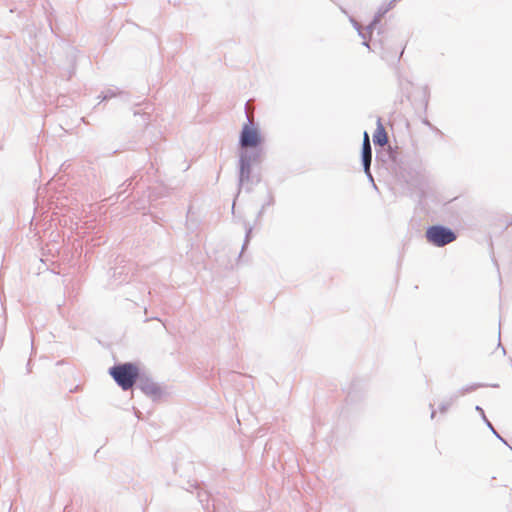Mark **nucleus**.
<instances>
[{"instance_id":"7ed1b4c3","label":"nucleus","mask_w":512,"mask_h":512,"mask_svg":"<svg viewBox=\"0 0 512 512\" xmlns=\"http://www.w3.org/2000/svg\"><path fill=\"white\" fill-rule=\"evenodd\" d=\"M261 143V136L257 129L250 125H244L241 137L240 144L242 147H257Z\"/></svg>"},{"instance_id":"20e7f679","label":"nucleus","mask_w":512,"mask_h":512,"mask_svg":"<svg viewBox=\"0 0 512 512\" xmlns=\"http://www.w3.org/2000/svg\"><path fill=\"white\" fill-rule=\"evenodd\" d=\"M363 164L365 171H369L371 160H372V151H371V145L369 140V135L365 132L364 133V139H363Z\"/></svg>"},{"instance_id":"6e6552de","label":"nucleus","mask_w":512,"mask_h":512,"mask_svg":"<svg viewBox=\"0 0 512 512\" xmlns=\"http://www.w3.org/2000/svg\"><path fill=\"white\" fill-rule=\"evenodd\" d=\"M435 414H436V411H432L431 413V417L434 418L435 417Z\"/></svg>"},{"instance_id":"f03ea898","label":"nucleus","mask_w":512,"mask_h":512,"mask_svg":"<svg viewBox=\"0 0 512 512\" xmlns=\"http://www.w3.org/2000/svg\"><path fill=\"white\" fill-rule=\"evenodd\" d=\"M426 239L429 243L441 247L456 239L455 233L444 226H431L426 230Z\"/></svg>"},{"instance_id":"f257e3e1","label":"nucleus","mask_w":512,"mask_h":512,"mask_svg":"<svg viewBox=\"0 0 512 512\" xmlns=\"http://www.w3.org/2000/svg\"><path fill=\"white\" fill-rule=\"evenodd\" d=\"M109 374L123 390H129L139 377V368L133 363H124L111 367Z\"/></svg>"},{"instance_id":"0eeeda50","label":"nucleus","mask_w":512,"mask_h":512,"mask_svg":"<svg viewBox=\"0 0 512 512\" xmlns=\"http://www.w3.org/2000/svg\"><path fill=\"white\" fill-rule=\"evenodd\" d=\"M449 407H450V403L445 402V403H442L439 405V410L441 413H445L446 411H448Z\"/></svg>"},{"instance_id":"39448f33","label":"nucleus","mask_w":512,"mask_h":512,"mask_svg":"<svg viewBox=\"0 0 512 512\" xmlns=\"http://www.w3.org/2000/svg\"><path fill=\"white\" fill-rule=\"evenodd\" d=\"M373 140L376 144L380 146H384L388 143L387 133L380 121L378 122L377 129L373 135Z\"/></svg>"},{"instance_id":"423d86ee","label":"nucleus","mask_w":512,"mask_h":512,"mask_svg":"<svg viewBox=\"0 0 512 512\" xmlns=\"http://www.w3.org/2000/svg\"><path fill=\"white\" fill-rule=\"evenodd\" d=\"M391 8V5L387 8H385L383 11H380L378 15L375 17L374 21L372 22V26H374L376 23L380 22L381 17Z\"/></svg>"}]
</instances>
